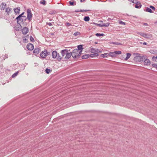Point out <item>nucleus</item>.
<instances>
[{
    "label": "nucleus",
    "mask_w": 157,
    "mask_h": 157,
    "mask_svg": "<svg viewBox=\"0 0 157 157\" xmlns=\"http://www.w3.org/2000/svg\"><path fill=\"white\" fill-rule=\"evenodd\" d=\"M61 53L62 56L61 60L63 61L69 59L71 56V52H70V50L69 49H64L62 50L61 51Z\"/></svg>",
    "instance_id": "1"
},
{
    "label": "nucleus",
    "mask_w": 157,
    "mask_h": 157,
    "mask_svg": "<svg viewBox=\"0 0 157 157\" xmlns=\"http://www.w3.org/2000/svg\"><path fill=\"white\" fill-rule=\"evenodd\" d=\"M29 20L27 19V18H26V19L24 21L22 22L21 27L23 26V27H25L28 24V23L30 22Z\"/></svg>",
    "instance_id": "9"
},
{
    "label": "nucleus",
    "mask_w": 157,
    "mask_h": 157,
    "mask_svg": "<svg viewBox=\"0 0 157 157\" xmlns=\"http://www.w3.org/2000/svg\"><path fill=\"white\" fill-rule=\"evenodd\" d=\"M11 10H12V9L8 7L7 8L6 10V12L7 13V14H8L9 15Z\"/></svg>",
    "instance_id": "23"
},
{
    "label": "nucleus",
    "mask_w": 157,
    "mask_h": 157,
    "mask_svg": "<svg viewBox=\"0 0 157 157\" xmlns=\"http://www.w3.org/2000/svg\"><path fill=\"white\" fill-rule=\"evenodd\" d=\"M128 0L131 1V2L132 3H135H135H136V2H137V1L136 0Z\"/></svg>",
    "instance_id": "38"
},
{
    "label": "nucleus",
    "mask_w": 157,
    "mask_h": 157,
    "mask_svg": "<svg viewBox=\"0 0 157 157\" xmlns=\"http://www.w3.org/2000/svg\"><path fill=\"white\" fill-rule=\"evenodd\" d=\"M1 10H4L6 7V3H2L1 4Z\"/></svg>",
    "instance_id": "15"
},
{
    "label": "nucleus",
    "mask_w": 157,
    "mask_h": 157,
    "mask_svg": "<svg viewBox=\"0 0 157 157\" xmlns=\"http://www.w3.org/2000/svg\"><path fill=\"white\" fill-rule=\"evenodd\" d=\"M30 41L32 42H34V40L32 36H30Z\"/></svg>",
    "instance_id": "36"
},
{
    "label": "nucleus",
    "mask_w": 157,
    "mask_h": 157,
    "mask_svg": "<svg viewBox=\"0 0 157 157\" xmlns=\"http://www.w3.org/2000/svg\"><path fill=\"white\" fill-rule=\"evenodd\" d=\"M50 14H52V13H50Z\"/></svg>",
    "instance_id": "59"
},
{
    "label": "nucleus",
    "mask_w": 157,
    "mask_h": 157,
    "mask_svg": "<svg viewBox=\"0 0 157 157\" xmlns=\"http://www.w3.org/2000/svg\"><path fill=\"white\" fill-rule=\"evenodd\" d=\"M156 58V59H157V56Z\"/></svg>",
    "instance_id": "60"
},
{
    "label": "nucleus",
    "mask_w": 157,
    "mask_h": 157,
    "mask_svg": "<svg viewBox=\"0 0 157 157\" xmlns=\"http://www.w3.org/2000/svg\"><path fill=\"white\" fill-rule=\"evenodd\" d=\"M110 23H103L101 24V25L102 27H108L109 26Z\"/></svg>",
    "instance_id": "27"
},
{
    "label": "nucleus",
    "mask_w": 157,
    "mask_h": 157,
    "mask_svg": "<svg viewBox=\"0 0 157 157\" xmlns=\"http://www.w3.org/2000/svg\"><path fill=\"white\" fill-rule=\"evenodd\" d=\"M14 12L16 14H19V12L20 10V7H17V8H14L13 9Z\"/></svg>",
    "instance_id": "13"
},
{
    "label": "nucleus",
    "mask_w": 157,
    "mask_h": 157,
    "mask_svg": "<svg viewBox=\"0 0 157 157\" xmlns=\"http://www.w3.org/2000/svg\"><path fill=\"white\" fill-rule=\"evenodd\" d=\"M40 3L42 4L43 5H45L46 3V1L45 0H43L42 1H41L40 2Z\"/></svg>",
    "instance_id": "37"
},
{
    "label": "nucleus",
    "mask_w": 157,
    "mask_h": 157,
    "mask_svg": "<svg viewBox=\"0 0 157 157\" xmlns=\"http://www.w3.org/2000/svg\"><path fill=\"white\" fill-rule=\"evenodd\" d=\"M114 52L116 56L117 55H119L121 54V52L119 51H114Z\"/></svg>",
    "instance_id": "30"
},
{
    "label": "nucleus",
    "mask_w": 157,
    "mask_h": 157,
    "mask_svg": "<svg viewBox=\"0 0 157 157\" xmlns=\"http://www.w3.org/2000/svg\"><path fill=\"white\" fill-rule=\"evenodd\" d=\"M29 29L26 27H24L23 29H21L22 33L23 34H26L29 32Z\"/></svg>",
    "instance_id": "10"
},
{
    "label": "nucleus",
    "mask_w": 157,
    "mask_h": 157,
    "mask_svg": "<svg viewBox=\"0 0 157 157\" xmlns=\"http://www.w3.org/2000/svg\"><path fill=\"white\" fill-rule=\"evenodd\" d=\"M44 52H45V54H46L47 55V56L49 55V54H50V52H48L46 50H44Z\"/></svg>",
    "instance_id": "44"
},
{
    "label": "nucleus",
    "mask_w": 157,
    "mask_h": 157,
    "mask_svg": "<svg viewBox=\"0 0 157 157\" xmlns=\"http://www.w3.org/2000/svg\"><path fill=\"white\" fill-rule=\"evenodd\" d=\"M90 50L92 53H95L96 49L93 48H90Z\"/></svg>",
    "instance_id": "28"
},
{
    "label": "nucleus",
    "mask_w": 157,
    "mask_h": 157,
    "mask_svg": "<svg viewBox=\"0 0 157 157\" xmlns=\"http://www.w3.org/2000/svg\"><path fill=\"white\" fill-rule=\"evenodd\" d=\"M143 44L144 45H146V44H147V43L146 42H144Z\"/></svg>",
    "instance_id": "49"
},
{
    "label": "nucleus",
    "mask_w": 157,
    "mask_h": 157,
    "mask_svg": "<svg viewBox=\"0 0 157 157\" xmlns=\"http://www.w3.org/2000/svg\"><path fill=\"white\" fill-rule=\"evenodd\" d=\"M146 11L150 13H153V11L150 8L148 7H147L146 9Z\"/></svg>",
    "instance_id": "26"
},
{
    "label": "nucleus",
    "mask_w": 157,
    "mask_h": 157,
    "mask_svg": "<svg viewBox=\"0 0 157 157\" xmlns=\"http://www.w3.org/2000/svg\"><path fill=\"white\" fill-rule=\"evenodd\" d=\"M110 18H108V21H109L110 20Z\"/></svg>",
    "instance_id": "53"
},
{
    "label": "nucleus",
    "mask_w": 157,
    "mask_h": 157,
    "mask_svg": "<svg viewBox=\"0 0 157 157\" xmlns=\"http://www.w3.org/2000/svg\"><path fill=\"white\" fill-rule=\"evenodd\" d=\"M52 56L53 58H56L59 61L61 60V58L59 54H58L56 51H54L52 53Z\"/></svg>",
    "instance_id": "4"
},
{
    "label": "nucleus",
    "mask_w": 157,
    "mask_h": 157,
    "mask_svg": "<svg viewBox=\"0 0 157 157\" xmlns=\"http://www.w3.org/2000/svg\"><path fill=\"white\" fill-rule=\"evenodd\" d=\"M126 57L124 59L125 60H128L130 57L131 56V54L129 53H127L126 54Z\"/></svg>",
    "instance_id": "25"
},
{
    "label": "nucleus",
    "mask_w": 157,
    "mask_h": 157,
    "mask_svg": "<svg viewBox=\"0 0 157 157\" xmlns=\"http://www.w3.org/2000/svg\"><path fill=\"white\" fill-rule=\"evenodd\" d=\"M95 51V53L96 52L99 53V52H101V51L100 49H96V51Z\"/></svg>",
    "instance_id": "39"
},
{
    "label": "nucleus",
    "mask_w": 157,
    "mask_h": 157,
    "mask_svg": "<svg viewBox=\"0 0 157 157\" xmlns=\"http://www.w3.org/2000/svg\"><path fill=\"white\" fill-rule=\"evenodd\" d=\"M144 25H147L148 24L147 23H144Z\"/></svg>",
    "instance_id": "51"
},
{
    "label": "nucleus",
    "mask_w": 157,
    "mask_h": 157,
    "mask_svg": "<svg viewBox=\"0 0 157 157\" xmlns=\"http://www.w3.org/2000/svg\"><path fill=\"white\" fill-rule=\"evenodd\" d=\"M40 56L42 58H45L47 56V55L45 54V52H44H44L42 51L40 53Z\"/></svg>",
    "instance_id": "16"
},
{
    "label": "nucleus",
    "mask_w": 157,
    "mask_h": 157,
    "mask_svg": "<svg viewBox=\"0 0 157 157\" xmlns=\"http://www.w3.org/2000/svg\"><path fill=\"white\" fill-rule=\"evenodd\" d=\"M22 38L23 41L25 42H26V41H27L29 39V35L23 36Z\"/></svg>",
    "instance_id": "18"
},
{
    "label": "nucleus",
    "mask_w": 157,
    "mask_h": 157,
    "mask_svg": "<svg viewBox=\"0 0 157 157\" xmlns=\"http://www.w3.org/2000/svg\"><path fill=\"white\" fill-rule=\"evenodd\" d=\"M150 8H151L152 9V10H154V11L155 10V9L154 6H150Z\"/></svg>",
    "instance_id": "41"
},
{
    "label": "nucleus",
    "mask_w": 157,
    "mask_h": 157,
    "mask_svg": "<svg viewBox=\"0 0 157 157\" xmlns=\"http://www.w3.org/2000/svg\"><path fill=\"white\" fill-rule=\"evenodd\" d=\"M18 71H17L14 74H13L12 76V78H14L16 76H17V75H18Z\"/></svg>",
    "instance_id": "32"
},
{
    "label": "nucleus",
    "mask_w": 157,
    "mask_h": 157,
    "mask_svg": "<svg viewBox=\"0 0 157 157\" xmlns=\"http://www.w3.org/2000/svg\"><path fill=\"white\" fill-rule=\"evenodd\" d=\"M95 44H98V43H97V42H95Z\"/></svg>",
    "instance_id": "56"
},
{
    "label": "nucleus",
    "mask_w": 157,
    "mask_h": 157,
    "mask_svg": "<svg viewBox=\"0 0 157 157\" xmlns=\"http://www.w3.org/2000/svg\"><path fill=\"white\" fill-rule=\"evenodd\" d=\"M142 62H144V64L146 65H150V62L149 59L145 58L144 57Z\"/></svg>",
    "instance_id": "8"
},
{
    "label": "nucleus",
    "mask_w": 157,
    "mask_h": 157,
    "mask_svg": "<svg viewBox=\"0 0 157 157\" xmlns=\"http://www.w3.org/2000/svg\"><path fill=\"white\" fill-rule=\"evenodd\" d=\"M90 11V10H84V12H87V11Z\"/></svg>",
    "instance_id": "50"
},
{
    "label": "nucleus",
    "mask_w": 157,
    "mask_h": 157,
    "mask_svg": "<svg viewBox=\"0 0 157 157\" xmlns=\"http://www.w3.org/2000/svg\"><path fill=\"white\" fill-rule=\"evenodd\" d=\"M101 56L102 57H103V58L106 57L108 56H109V53H104V54H101Z\"/></svg>",
    "instance_id": "24"
},
{
    "label": "nucleus",
    "mask_w": 157,
    "mask_h": 157,
    "mask_svg": "<svg viewBox=\"0 0 157 157\" xmlns=\"http://www.w3.org/2000/svg\"><path fill=\"white\" fill-rule=\"evenodd\" d=\"M95 35L97 36H103L104 34L103 33H97Z\"/></svg>",
    "instance_id": "31"
},
{
    "label": "nucleus",
    "mask_w": 157,
    "mask_h": 157,
    "mask_svg": "<svg viewBox=\"0 0 157 157\" xmlns=\"http://www.w3.org/2000/svg\"><path fill=\"white\" fill-rule=\"evenodd\" d=\"M69 3L70 4L71 6H74V2H71V1H69Z\"/></svg>",
    "instance_id": "43"
},
{
    "label": "nucleus",
    "mask_w": 157,
    "mask_h": 157,
    "mask_svg": "<svg viewBox=\"0 0 157 157\" xmlns=\"http://www.w3.org/2000/svg\"><path fill=\"white\" fill-rule=\"evenodd\" d=\"M98 55L99 54L98 53H94L91 54L90 55H89V57L90 56L92 58H93L97 57L98 56Z\"/></svg>",
    "instance_id": "17"
},
{
    "label": "nucleus",
    "mask_w": 157,
    "mask_h": 157,
    "mask_svg": "<svg viewBox=\"0 0 157 157\" xmlns=\"http://www.w3.org/2000/svg\"><path fill=\"white\" fill-rule=\"evenodd\" d=\"M89 57V55L85 54L82 56V59H85L88 58Z\"/></svg>",
    "instance_id": "21"
},
{
    "label": "nucleus",
    "mask_w": 157,
    "mask_h": 157,
    "mask_svg": "<svg viewBox=\"0 0 157 157\" xmlns=\"http://www.w3.org/2000/svg\"><path fill=\"white\" fill-rule=\"evenodd\" d=\"M5 56H6V58H8V56H7V55H6Z\"/></svg>",
    "instance_id": "55"
},
{
    "label": "nucleus",
    "mask_w": 157,
    "mask_h": 157,
    "mask_svg": "<svg viewBox=\"0 0 157 157\" xmlns=\"http://www.w3.org/2000/svg\"><path fill=\"white\" fill-rule=\"evenodd\" d=\"M94 24H95V25L96 26H99L100 27H102L101 25V24H98V23H94Z\"/></svg>",
    "instance_id": "46"
},
{
    "label": "nucleus",
    "mask_w": 157,
    "mask_h": 157,
    "mask_svg": "<svg viewBox=\"0 0 157 157\" xmlns=\"http://www.w3.org/2000/svg\"><path fill=\"white\" fill-rule=\"evenodd\" d=\"M155 24H157V21L156 22H155Z\"/></svg>",
    "instance_id": "54"
},
{
    "label": "nucleus",
    "mask_w": 157,
    "mask_h": 157,
    "mask_svg": "<svg viewBox=\"0 0 157 157\" xmlns=\"http://www.w3.org/2000/svg\"><path fill=\"white\" fill-rule=\"evenodd\" d=\"M78 49H77V50L78 51H82V50L83 49V48H82V45L80 44L79 45H78L77 46Z\"/></svg>",
    "instance_id": "19"
},
{
    "label": "nucleus",
    "mask_w": 157,
    "mask_h": 157,
    "mask_svg": "<svg viewBox=\"0 0 157 157\" xmlns=\"http://www.w3.org/2000/svg\"><path fill=\"white\" fill-rule=\"evenodd\" d=\"M27 19L30 21L31 20L32 17V14L31 13V11L30 10L28 9L27 10Z\"/></svg>",
    "instance_id": "6"
},
{
    "label": "nucleus",
    "mask_w": 157,
    "mask_h": 157,
    "mask_svg": "<svg viewBox=\"0 0 157 157\" xmlns=\"http://www.w3.org/2000/svg\"><path fill=\"white\" fill-rule=\"evenodd\" d=\"M73 35H74L75 36H78V35H80V32H77L75 33Z\"/></svg>",
    "instance_id": "34"
},
{
    "label": "nucleus",
    "mask_w": 157,
    "mask_h": 157,
    "mask_svg": "<svg viewBox=\"0 0 157 157\" xmlns=\"http://www.w3.org/2000/svg\"><path fill=\"white\" fill-rule=\"evenodd\" d=\"M140 43L141 44H142V42H140Z\"/></svg>",
    "instance_id": "57"
},
{
    "label": "nucleus",
    "mask_w": 157,
    "mask_h": 157,
    "mask_svg": "<svg viewBox=\"0 0 157 157\" xmlns=\"http://www.w3.org/2000/svg\"><path fill=\"white\" fill-rule=\"evenodd\" d=\"M109 56L111 57H115L116 56V55L115 53L114 52H109Z\"/></svg>",
    "instance_id": "20"
},
{
    "label": "nucleus",
    "mask_w": 157,
    "mask_h": 157,
    "mask_svg": "<svg viewBox=\"0 0 157 157\" xmlns=\"http://www.w3.org/2000/svg\"><path fill=\"white\" fill-rule=\"evenodd\" d=\"M140 3V2H137L135 3V4H136V5L135 6V7L136 8H140L141 7L142 5L141 4H139Z\"/></svg>",
    "instance_id": "14"
},
{
    "label": "nucleus",
    "mask_w": 157,
    "mask_h": 157,
    "mask_svg": "<svg viewBox=\"0 0 157 157\" xmlns=\"http://www.w3.org/2000/svg\"><path fill=\"white\" fill-rule=\"evenodd\" d=\"M24 12H23L21 14L19 15L17 17V19H19L20 17H24L25 19H26V17L25 16H23V15L24 14Z\"/></svg>",
    "instance_id": "22"
},
{
    "label": "nucleus",
    "mask_w": 157,
    "mask_h": 157,
    "mask_svg": "<svg viewBox=\"0 0 157 157\" xmlns=\"http://www.w3.org/2000/svg\"><path fill=\"white\" fill-rule=\"evenodd\" d=\"M84 20L86 21H88L90 20V17L88 16H85L84 17Z\"/></svg>",
    "instance_id": "29"
},
{
    "label": "nucleus",
    "mask_w": 157,
    "mask_h": 157,
    "mask_svg": "<svg viewBox=\"0 0 157 157\" xmlns=\"http://www.w3.org/2000/svg\"><path fill=\"white\" fill-rule=\"evenodd\" d=\"M40 49L39 48H35L33 51V53L35 55H37L40 52Z\"/></svg>",
    "instance_id": "11"
},
{
    "label": "nucleus",
    "mask_w": 157,
    "mask_h": 157,
    "mask_svg": "<svg viewBox=\"0 0 157 157\" xmlns=\"http://www.w3.org/2000/svg\"><path fill=\"white\" fill-rule=\"evenodd\" d=\"M111 44H114L117 45H121V43L118 42H112L111 43Z\"/></svg>",
    "instance_id": "35"
},
{
    "label": "nucleus",
    "mask_w": 157,
    "mask_h": 157,
    "mask_svg": "<svg viewBox=\"0 0 157 157\" xmlns=\"http://www.w3.org/2000/svg\"><path fill=\"white\" fill-rule=\"evenodd\" d=\"M119 23L120 24H121V25H125V23L124 22H123L121 21H119Z\"/></svg>",
    "instance_id": "42"
},
{
    "label": "nucleus",
    "mask_w": 157,
    "mask_h": 157,
    "mask_svg": "<svg viewBox=\"0 0 157 157\" xmlns=\"http://www.w3.org/2000/svg\"><path fill=\"white\" fill-rule=\"evenodd\" d=\"M152 65L153 67H156L157 68V64L153 63L152 64Z\"/></svg>",
    "instance_id": "40"
},
{
    "label": "nucleus",
    "mask_w": 157,
    "mask_h": 157,
    "mask_svg": "<svg viewBox=\"0 0 157 157\" xmlns=\"http://www.w3.org/2000/svg\"><path fill=\"white\" fill-rule=\"evenodd\" d=\"M50 14H52V13H50Z\"/></svg>",
    "instance_id": "58"
},
{
    "label": "nucleus",
    "mask_w": 157,
    "mask_h": 157,
    "mask_svg": "<svg viewBox=\"0 0 157 157\" xmlns=\"http://www.w3.org/2000/svg\"><path fill=\"white\" fill-rule=\"evenodd\" d=\"M47 24L49 26H51L52 25V24L50 22L47 23Z\"/></svg>",
    "instance_id": "48"
},
{
    "label": "nucleus",
    "mask_w": 157,
    "mask_h": 157,
    "mask_svg": "<svg viewBox=\"0 0 157 157\" xmlns=\"http://www.w3.org/2000/svg\"><path fill=\"white\" fill-rule=\"evenodd\" d=\"M17 30L18 31L19 30V29H18Z\"/></svg>",
    "instance_id": "61"
},
{
    "label": "nucleus",
    "mask_w": 157,
    "mask_h": 157,
    "mask_svg": "<svg viewBox=\"0 0 157 157\" xmlns=\"http://www.w3.org/2000/svg\"><path fill=\"white\" fill-rule=\"evenodd\" d=\"M137 34L146 39H151L152 37V34L150 33L140 32H137Z\"/></svg>",
    "instance_id": "3"
},
{
    "label": "nucleus",
    "mask_w": 157,
    "mask_h": 157,
    "mask_svg": "<svg viewBox=\"0 0 157 157\" xmlns=\"http://www.w3.org/2000/svg\"><path fill=\"white\" fill-rule=\"evenodd\" d=\"M84 10H75V12H84Z\"/></svg>",
    "instance_id": "45"
},
{
    "label": "nucleus",
    "mask_w": 157,
    "mask_h": 157,
    "mask_svg": "<svg viewBox=\"0 0 157 157\" xmlns=\"http://www.w3.org/2000/svg\"><path fill=\"white\" fill-rule=\"evenodd\" d=\"M66 25L67 26H69L71 25L70 23L68 22L66 23Z\"/></svg>",
    "instance_id": "47"
},
{
    "label": "nucleus",
    "mask_w": 157,
    "mask_h": 157,
    "mask_svg": "<svg viewBox=\"0 0 157 157\" xmlns=\"http://www.w3.org/2000/svg\"><path fill=\"white\" fill-rule=\"evenodd\" d=\"M26 47L27 49L29 50H32L34 48L33 45L32 44H28L27 45Z\"/></svg>",
    "instance_id": "12"
},
{
    "label": "nucleus",
    "mask_w": 157,
    "mask_h": 157,
    "mask_svg": "<svg viewBox=\"0 0 157 157\" xmlns=\"http://www.w3.org/2000/svg\"><path fill=\"white\" fill-rule=\"evenodd\" d=\"M16 19L17 20V23L20 25V26L21 28V25H20V24L22 23L25 20V18L24 17H20L19 19H17V17L16 18Z\"/></svg>",
    "instance_id": "7"
},
{
    "label": "nucleus",
    "mask_w": 157,
    "mask_h": 157,
    "mask_svg": "<svg viewBox=\"0 0 157 157\" xmlns=\"http://www.w3.org/2000/svg\"><path fill=\"white\" fill-rule=\"evenodd\" d=\"M80 2H82L83 1H84L85 0H80Z\"/></svg>",
    "instance_id": "52"
},
{
    "label": "nucleus",
    "mask_w": 157,
    "mask_h": 157,
    "mask_svg": "<svg viewBox=\"0 0 157 157\" xmlns=\"http://www.w3.org/2000/svg\"><path fill=\"white\" fill-rule=\"evenodd\" d=\"M81 51H78L77 49V48H76L73 50L72 52H71V56L73 58H77L78 57H79L81 56Z\"/></svg>",
    "instance_id": "2"
},
{
    "label": "nucleus",
    "mask_w": 157,
    "mask_h": 157,
    "mask_svg": "<svg viewBox=\"0 0 157 157\" xmlns=\"http://www.w3.org/2000/svg\"><path fill=\"white\" fill-rule=\"evenodd\" d=\"M51 71L50 69L46 68L45 70L46 73L47 74H49Z\"/></svg>",
    "instance_id": "33"
},
{
    "label": "nucleus",
    "mask_w": 157,
    "mask_h": 157,
    "mask_svg": "<svg viewBox=\"0 0 157 157\" xmlns=\"http://www.w3.org/2000/svg\"><path fill=\"white\" fill-rule=\"evenodd\" d=\"M136 55L137 56H135L134 58V60L136 62H141L143 60L144 57L140 56L139 55L140 54L138 53H136Z\"/></svg>",
    "instance_id": "5"
}]
</instances>
